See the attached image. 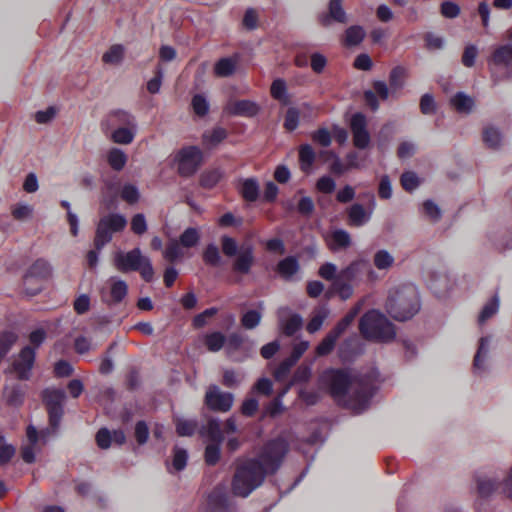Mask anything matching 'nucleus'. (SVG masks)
<instances>
[{"label":"nucleus","instance_id":"f257e3e1","mask_svg":"<svg viewBox=\"0 0 512 512\" xmlns=\"http://www.w3.org/2000/svg\"><path fill=\"white\" fill-rule=\"evenodd\" d=\"M319 386L325 389L335 400L344 399L352 389L348 398V406L357 409H365L374 395V386L366 377H353L348 369L327 368L318 378Z\"/></svg>","mask_w":512,"mask_h":512},{"label":"nucleus","instance_id":"f03ea898","mask_svg":"<svg viewBox=\"0 0 512 512\" xmlns=\"http://www.w3.org/2000/svg\"><path fill=\"white\" fill-rule=\"evenodd\" d=\"M267 476L259 459L251 457L238 460L231 482L232 492L235 496L246 498L263 484Z\"/></svg>","mask_w":512,"mask_h":512},{"label":"nucleus","instance_id":"7ed1b4c3","mask_svg":"<svg viewBox=\"0 0 512 512\" xmlns=\"http://www.w3.org/2000/svg\"><path fill=\"white\" fill-rule=\"evenodd\" d=\"M267 476L259 459L251 457L238 460L231 482L232 492L235 496L246 498L263 484Z\"/></svg>","mask_w":512,"mask_h":512},{"label":"nucleus","instance_id":"20e7f679","mask_svg":"<svg viewBox=\"0 0 512 512\" xmlns=\"http://www.w3.org/2000/svg\"><path fill=\"white\" fill-rule=\"evenodd\" d=\"M385 308L387 313L397 321L411 319L420 309V299L416 287L408 284L391 289Z\"/></svg>","mask_w":512,"mask_h":512},{"label":"nucleus","instance_id":"39448f33","mask_svg":"<svg viewBox=\"0 0 512 512\" xmlns=\"http://www.w3.org/2000/svg\"><path fill=\"white\" fill-rule=\"evenodd\" d=\"M359 331L366 340L381 343L390 342L396 336L393 323L376 310H369L363 314L359 321Z\"/></svg>","mask_w":512,"mask_h":512},{"label":"nucleus","instance_id":"423d86ee","mask_svg":"<svg viewBox=\"0 0 512 512\" xmlns=\"http://www.w3.org/2000/svg\"><path fill=\"white\" fill-rule=\"evenodd\" d=\"M289 450V442L278 436L266 441L255 458L259 459L260 465L268 475H274L281 468Z\"/></svg>","mask_w":512,"mask_h":512},{"label":"nucleus","instance_id":"0eeeda50","mask_svg":"<svg viewBox=\"0 0 512 512\" xmlns=\"http://www.w3.org/2000/svg\"><path fill=\"white\" fill-rule=\"evenodd\" d=\"M114 264L122 272L137 271L141 278L150 283L154 279V268L150 259L143 256L139 248H134L126 253L119 252L115 255Z\"/></svg>","mask_w":512,"mask_h":512},{"label":"nucleus","instance_id":"6e6552de","mask_svg":"<svg viewBox=\"0 0 512 512\" xmlns=\"http://www.w3.org/2000/svg\"><path fill=\"white\" fill-rule=\"evenodd\" d=\"M220 241L221 249L225 256H236L232 263V271L236 274L248 275L251 272L255 261L253 247H242V249L238 251L237 241L233 237L227 235L222 236Z\"/></svg>","mask_w":512,"mask_h":512},{"label":"nucleus","instance_id":"1a4fd4ad","mask_svg":"<svg viewBox=\"0 0 512 512\" xmlns=\"http://www.w3.org/2000/svg\"><path fill=\"white\" fill-rule=\"evenodd\" d=\"M127 226V219L119 213H109L97 223L93 240L94 247L101 251L111 240L114 233L122 232Z\"/></svg>","mask_w":512,"mask_h":512},{"label":"nucleus","instance_id":"9d476101","mask_svg":"<svg viewBox=\"0 0 512 512\" xmlns=\"http://www.w3.org/2000/svg\"><path fill=\"white\" fill-rule=\"evenodd\" d=\"M41 398L48 414L49 426L52 432H56L64 415L65 391L60 388H46L42 391Z\"/></svg>","mask_w":512,"mask_h":512},{"label":"nucleus","instance_id":"9b49d317","mask_svg":"<svg viewBox=\"0 0 512 512\" xmlns=\"http://www.w3.org/2000/svg\"><path fill=\"white\" fill-rule=\"evenodd\" d=\"M203 160V152L195 145L184 146L175 155L177 171L182 177L193 176L202 165Z\"/></svg>","mask_w":512,"mask_h":512},{"label":"nucleus","instance_id":"f8f14e48","mask_svg":"<svg viewBox=\"0 0 512 512\" xmlns=\"http://www.w3.org/2000/svg\"><path fill=\"white\" fill-rule=\"evenodd\" d=\"M51 276V266L48 261L39 258L27 270L23 277L25 292L35 296L42 291V281Z\"/></svg>","mask_w":512,"mask_h":512},{"label":"nucleus","instance_id":"ddd939ff","mask_svg":"<svg viewBox=\"0 0 512 512\" xmlns=\"http://www.w3.org/2000/svg\"><path fill=\"white\" fill-rule=\"evenodd\" d=\"M234 403V395L231 392H224L217 385H210L205 393L204 404L214 412H229Z\"/></svg>","mask_w":512,"mask_h":512},{"label":"nucleus","instance_id":"4468645a","mask_svg":"<svg viewBox=\"0 0 512 512\" xmlns=\"http://www.w3.org/2000/svg\"><path fill=\"white\" fill-rule=\"evenodd\" d=\"M349 126L352 132L353 145L361 150L366 149L371 141L366 116L361 112L354 113L351 116Z\"/></svg>","mask_w":512,"mask_h":512},{"label":"nucleus","instance_id":"2eb2a0df","mask_svg":"<svg viewBox=\"0 0 512 512\" xmlns=\"http://www.w3.org/2000/svg\"><path fill=\"white\" fill-rule=\"evenodd\" d=\"M36 351L31 346H25L21 349L13 364V370L17 373L20 380H28L30 371L34 365Z\"/></svg>","mask_w":512,"mask_h":512},{"label":"nucleus","instance_id":"dca6fc26","mask_svg":"<svg viewBox=\"0 0 512 512\" xmlns=\"http://www.w3.org/2000/svg\"><path fill=\"white\" fill-rule=\"evenodd\" d=\"M50 434V430L44 429L40 432L33 425H29L26 429L27 439L29 444L21 448V457L26 463H33L35 461L34 446L37 444L39 439L45 440Z\"/></svg>","mask_w":512,"mask_h":512},{"label":"nucleus","instance_id":"f3484780","mask_svg":"<svg viewBox=\"0 0 512 512\" xmlns=\"http://www.w3.org/2000/svg\"><path fill=\"white\" fill-rule=\"evenodd\" d=\"M110 289L108 294L104 291L101 293L102 301L108 306H114L121 303L128 294V285L124 280L111 278Z\"/></svg>","mask_w":512,"mask_h":512},{"label":"nucleus","instance_id":"a211bd4d","mask_svg":"<svg viewBox=\"0 0 512 512\" xmlns=\"http://www.w3.org/2000/svg\"><path fill=\"white\" fill-rule=\"evenodd\" d=\"M508 40L512 41V29L507 31ZM488 64L509 67L512 65V43L498 46L488 59Z\"/></svg>","mask_w":512,"mask_h":512},{"label":"nucleus","instance_id":"6ab92c4d","mask_svg":"<svg viewBox=\"0 0 512 512\" xmlns=\"http://www.w3.org/2000/svg\"><path fill=\"white\" fill-rule=\"evenodd\" d=\"M331 21L343 24L347 22V15L342 7V0H330L328 13L320 17V22L324 26L329 25Z\"/></svg>","mask_w":512,"mask_h":512},{"label":"nucleus","instance_id":"aec40b11","mask_svg":"<svg viewBox=\"0 0 512 512\" xmlns=\"http://www.w3.org/2000/svg\"><path fill=\"white\" fill-rule=\"evenodd\" d=\"M326 243L332 252L347 249L352 243L351 235L344 229H335L326 238Z\"/></svg>","mask_w":512,"mask_h":512},{"label":"nucleus","instance_id":"412c9836","mask_svg":"<svg viewBox=\"0 0 512 512\" xmlns=\"http://www.w3.org/2000/svg\"><path fill=\"white\" fill-rule=\"evenodd\" d=\"M227 110L231 115L254 117L259 112V106L250 100H237L229 104Z\"/></svg>","mask_w":512,"mask_h":512},{"label":"nucleus","instance_id":"4be33fe9","mask_svg":"<svg viewBox=\"0 0 512 512\" xmlns=\"http://www.w3.org/2000/svg\"><path fill=\"white\" fill-rule=\"evenodd\" d=\"M300 270L298 259L295 256H287L276 265V272L285 281L292 280L293 276Z\"/></svg>","mask_w":512,"mask_h":512},{"label":"nucleus","instance_id":"5701e85b","mask_svg":"<svg viewBox=\"0 0 512 512\" xmlns=\"http://www.w3.org/2000/svg\"><path fill=\"white\" fill-rule=\"evenodd\" d=\"M200 435L207 437L212 443H223L224 441L220 421L217 418H209L207 423L201 427Z\"/></svg>","mask_w":512,"mask_h":512},{"label":"nucleus","instance_id":"b1692460","mask_svg":"<svg viewBox=\"0 0 512 512\" xmlns=\"http://www.w3.org/2000/svg\"><path fill=\"white\" fill-rule=\"evenodd\" d=\"M239 194L246 202H255L260 195V187L256 178H246L241 180V185L238 189Z\"/></svg>","mask_w":512,"mask_h":512},{"label":"nucleus","instance_id":"393cba45","mask_svg":"<svg viewBox=\"0 0 512 512\" xmlns=\"http://www.w3.org/2000/svg\"><path fill=\"white\" fill-rule=\"evenodd\" d=\"M227 137L228 131L221 126H216L202 134V144L204 147L212 149L222 143Z\"/></svg>","mask_w":512,"mask_h":512},{"label":"nucleus","instance_id":"a878e982","mask_svg":"<svg viewBox=\"0 0 512 512\" xmlns=\"http://www.w3.org/2000/svg\"><path fill=\"white\" fill-rule=\"evenodd\" d=\"M270 95L283 106L291 103V96L288 93L286 81L282 78L273 80L270 86Z\"/></svg>","mask_w":512,"mask_h":512},{"label":"nucleus","instance_id":"bb28decb","mask_svg":"<svg viewBox=\"0 0 512 512\" xmlns=\"http://www.w3.org/2000/svg\"><path fill=\"white\" fill-rule=\"evenodd\" d=\"M108 123L112 126L136 128L135 117L128 111L116 109L108 114Z\"/></svg>","mask_w":512,"mask_h":512},{"label":"nucleus","instance_id":"cd10ccee","mask_svg":"<svg viewBox=\"0 0 512 512\" xmlns=\"http://www.w3.org/2000/svg\"><path fill=\"white\" fill-rule=\"evenodd\" d=\"M298 155L301 171L307 174L310 173L316 160L314 149L309 144H302L299 146Z\"/></svg>","mask_w":512,"mask_h":512},{"label":"nucleus","instance_id":"c85d7f7f","mask_svg":"<svg viewBox=\"0 0 512 512\" xmlns=\"http://www.w3.org/2000/svg\"><path fill=\"white\" fill-rule=\"evenodd\" d=\"M450 105L460 114H469L475 103L473 98L464 92H457L450 98Z\"/></svg>","mask_w":512,"mask_h":512},{"label":"nucleus","instance_id":"c756f323","mask_svg":"<svg viewBox=\"0 0 512 512\" xmlns=\"http://www.w3.org/2000/svg\"><path fill=\"white\" fill-rule=\"evenodd\" d=\"M366 263L362 260H354L347 267L338 272L337 280L346 281L351 283L355 281L361 274L362 269Z\"/></svg>","mask_w":512,"mask_h":512},{"label":"nucleus","instance_id":"7c9ffc66","mask_svg":"<svg viewBox=\"0 0 512 512\" xmlns=\"http://www.w3.org/2000/svg\"><path fill=\"white\" fill-rule=\"evenodd\" d=\"M428 287L437 297H442L450 290L451 284L447 275L432 274Z\"/></svg>","mask_w":512,"mask_h":512},{"label":"nucleus","instance_id":"2f4dec72","mask_svg":"<svg viewBox=\"0 0 512 512\" xmlns=\"http://www.w3.org/2000/svg\"><path fill=\"white\" fill-rule=\"evenodd\" d=\"M347 215L349 225L354 227H360L370 219V215L367 214L363 205L359 203L351 205L347 211Z\"/></svg>","mask_w":512,"mask_h":512},{"label":"nucleus","instance_id":"473e14b6","mask_svg":"<svg viewBox=\"0 0 512 512\" xmlns=\"http://www.w3.org/2000/svg\"><path fill=\"white\" fill-rule=\"evenodd\" d=\"M303 326L302 317L294 313L286 320H279V327L283 335L292 337L299 331Z\"/></svg>","mask_w":512,"mask_h":512},{"label":"nucleus","instance_id":"72a5a7b5","mask_svg":"<svg viewBox=\"0 0 512 512\" xmlns=\"http://www.w3.org/2000/svg\"><path fill=\"white\" fill-rule=\"evenodd\" d=\"M489 342V337H482L479 340V346L473 360V369L475 373H481L485 371L484 361L488 355Z\"/></svg>","mask_w":512,"mask_h":512},{"label":"nucleus","instance_id":"f704fd0d","mask_svg":"<svg viewBox=\"0 0 512 512\" xmlns=\"http://www.w3.org/2000/svg\"><path fill=\"white\" fill-rule=\"evenodd\" d=\"M311 375H312V370H311L310 366L300 365L294 371L291 380L288 382L286 387L283 389L282 395H285L292 386H294L296 384L308 382L311 378Z\"/></svg>","mask_w":512,"mask_h":512},{"label":"nucleus","instance_id":"c9c22d12","mask_svg":"<svg viewBox=\"0 0 512 512\" xmlns=\"http://www.w3.org/2000/svg\"><path fill=\"white\" fill-rule=\"evenodd\" d=\"M357 314V308L351 309L341 320L336 323V325L329 332L337 339H339L341 335L344 334L349 326L353 323Z\"/></svg>","mask_w":512,"mask_h":512},{"label":"nucleus","instance_id":"e433bc0d","mask_svg":"<svg viewBox=\"0 0 512 512\" xmlns=\"http://www.w3.org/2000/svg\"><path fill=\"white\" fill-rule=\"evenodd\" d=\"M223 177V172L219 168L206 170L200 175V186L205 189L214 188Z\"/></svg>","mask_w":512,"mask_h":512},{"label":"nucleus","instance_id":"4c0bfd02","mask_svg":"<svg viewBox=\"0 0 512 512\" xmlns=\"http://www.w3.org/2000/svg\"><path fill=\"white\" fill-rule=\"evenodd\" d=\"M107 162L114 171H121L127 163V155L119 148L108 151Z\"/></svg>","mask_w":512,"mask_h":512},{"label":"nucleus","instance_id":"58836bf2","mask_svg":"<svg viewBox=\"0 0 512 512\" xmlns=\"http://www.w3.org/2000/svg\"><path fill=\"white\" fill-rule=\"evenodd\" d=\"M125 49L121 44L112 45L102 56L105 64L118 65L124 59Z\"/></svg>","mask_w":512,"mask_h":512},{"label":"nucleus","instance_id":"ea45409f","mask_svg":"<svg viewBox=\"0 0 512 512\" xmlns=\"http://www.w3.org/2000/svg\"><path fill=\"white\" fill-rule=\"evenodd\" d=\"M406 77L407 70L403 66H396L390 71L389 85L392 92L403 88Z\"/></svg>","mask_w":512,"mask_h":512},{"label":"nucleus","instance_id":"a19ab883","mask_svg":"<svg viewBox=\"0 0 512 512\" xmlns=\"http://www.w3.org/2000/svg\"><path fill=\"white\" fill-rule=\"evenodd\" d=\"M4 397L10 406L18 407L24 402V391L19 385L4 388Z\"/></svg>","mask_w":512,"mask_h":512},{"label":"nucleus","instance_id":"79ce46f5","mask_svg":"<svg viewBox=\"0 0 512 512\" xmlns=\"http://www.w3.org/2000/svg\"><path fill=\"white\" fill-rule=\"evenodd\" d=\"M225 343L226 337L219 331L208 333L204 337V344L210 352L220 351Z\"/></svg>","mask_w":512,"mask_h":512},{"label":"nucleus","instance_id":"37998d69","mask_svg":"<svg viewBox=\"0 0 512 512\" xmlns=\"http://www.w3.org/2000/svg\"><path fill=\"white\" fill-rule=\"evenodd\" d=\"M176 433L180 437H191L195 434L198 423L192 419H177L175 421Z\"/></svg>","mask_w":512,"mask_h":512},{"label":"nucleus","instance_id":"c03bdc74","mask_svg":"<svg viewBox=\"0 0 512 512\" xmlns=\"http://www.w3.org/2000/svg\"><path fill=\"white\" fill-rule=\"evenodd\" d=\"M499 296L495 294L482 308L478 322L479 324L485 323L488 319L494 316L499 310Z\"/></svg>","mask_w":512,"mask_h":512},{"label":"nucleus","instance_id":"a18cd8bd","mask_svg":"<svg viewBox=\"0 0 512 512\" xmlns=\"http://www.w3.org/2000/svg\"><path fill=\"white\" fill-rule=\"evenodd\" d=\"M365 37V31L361 26H350L345 31L344 43L346 46H356L360 44Z\"/></svg>","mask_w":512,"mask_h":512},{"label":"nucleus","instance_id":"49530a36","mask_svg":"<svg viewBox=\"0 0 512 512\" xmlns=\"http://www.w3.org/2000/svg\"><path fill=\"white\" fill-rule=\"evenodd\" d=\"M338 339L330 332L322 339V341L316 346L315 354L318 357H324L331 354L336 346Z\"/></svg>","mask_w":512,"mask_h":512},{"label":"nucleus","instance_id":"de8ad7c7","mask_svg":"<svg viewBox=\"0 0 512 512\" xmlns=\"http://www.w3.org/2000/svg\"><path fill=\"white\" fill-rule=\"evenodd\" d=\"M502 141L501 132L495 127H486L483 130V142L486 146L491 149H497L500 147Z\"/></svg>","mask_w":512,"mask_h":512},{"label":"nucleus","instance_id":"09e8293b","mask_svg":"<svg viewBox=\"0 0 512 512\" xmlns=\"http://www.w3.org/2000/svg\"><path fill=\"white\" fill-rule=\"evenodd\" d=\"M202 258L204 263L211 267H218L221 264L220 251L213 243H210L205 247Z\"/></svg>","mask_w":512,"mask_h":512},{"label":"nucleus","instance_id":"8fccbe9b","mask_svg":"<svg viewBox=\"0 0 512 512\" xmlns=\"http://www.w3.org/2000/svg\"><path fill=\"white\" fill-rule=\"evenodd\" d=\"M135 137V128L118 127L112 132L111 138L113 142L118 144H130Z\"/></svg>","mask_w":512,"mask_h":512},{"label":"nucleus","instance_id":"3c124183","mask_svg":"<svg viewBox=\"0 0 512 512\" xmlns=\"http://www.w3.org/2000/svg\"><path fill=\"white\" fill-rule=\"evenodd\" d=\"M236 63L231 58H221L214 66V73L219 77H228L235 71Z\"/></svg>","mask_w":512,"mask_h":512},{"label":"nucleus","instance_id":"603ef678","mask_svg":"<svg viewBox=\"0 0 512 512\" xmlns=\"http://www.w3.org/2000/svg\"><path fill=\"white\" fill-rule=\"evenodd\" d=\"M17 338L16 333L12 331H4L0 333V362L15 344Z\"/></svg>","mask_w":512,"mask_h":512},{"label":"nucleus","instance_id":"864d4df0","mask_svg":"<svg viewBox=\"0 0 512 512\" xmlns=\"http://www.w3.org/2000/svg\"><path fill=\"white\" fill-rule=\"evenodd\" d=\"M200 234L196 228L189 227L179 237V243L185 248H192L198 244Z\"/></svg>","mask_w":512,"mask_h":512},{"label":"nucleus","instance_id":"5fc2aeb1","mask_svg":"<svg viewBox=\"0 0 512 512\" xmlns=\"http://www.w3.org/2000/svg\"><path fill=\"white\" fill-rule=\"evenodd\" d=\"M180 246H181V244L177 240H174V239L170 240L167 243L166 248L163 252L164 258L168 262H171V263H174L177 260H179L180 258H182L183 251Z\"/></svg>","mask_w":512,"mask_h":512},{"label":"nucleus","instance_id":"6e6d98bb","mask_svg":"<svg viewBox=\"0 0 512 512\" xmlns=\"http://www.w3.org/2000/svg\"><path fill=\"white\" fill-rule=\"evenodd\" d=\"M221 445L222 443H209L205 447L204 459L207 465H216L221 457Z\"/></svg>","mask_w":512,"mask_h":512},{"label":"nucleus","instance_id":"4d7b16f0","mask_svg":"<svg viewBox=\"0 0 512 512\" xmlns=\"http://www.w3.org/2000/svg\"><path fill=\"white\" fill-rule=\"evenodd\" d=\"M328 313H329L328 310L325 308L317 310L314 313V315L312 316V318L310 319V321L308 322V324L306 326V330L310 334H313V333L319 331L321 329L325 319L328 317Z\"/></svg>","mask_w":512,"mask_h":512},{"label":"nucleus","instance_id":"13d9d810","mask_svg":"<svg viewBox=\"0 0 512 512\" xmlns=\"http://www.w3.org/2000/svg\"><path fill=\"white\" fill-rule=\"evenodd\" d=\"M193 112L198 117H205L209 112V102L202 94H196L193 96L191 101Z\"/></svg>","mask_w":512,"mask_h":512},{"label":"nucleus","instance_id":"bf43d9fd","mask_svg":"<svg viewBox=\"0 0 512 512\" xmlns=\"http://www.w3.org/2000/svg\"><path fill=\"white\" fill-rule=\"evenodd\" d=\"M300 120V112L295 107H290L287 109L283 126L285 130L288 132H292L297 129Z\"/></svg>","mask_w":512,"mask_h":512},{"label":"nucleus","instance_id":"052dcab7","mask_svg":"<svg viewBox=\"0 0 512 512\" xmlns=\"http://www.w3.org/2000/svg\"><path fill=\"white\" fill-rule=\"evenodd\" d=\"M331 288L344 301L351 298L354 291L351 283L337 279L332 283Z\"/></svg>","mask_w":512,"mask_h":512},{"label":"nucleus","instance_id":"680f3d73","mask_svg":"<svg viewBox=\"0 0 512 512\" xmlns=\"http://www.w3.org/2000/svg\"><path fill=\"white\" fill-rule=\"evenodd\" d=\"M262 314L257 310H249L241 317V325L245 329H254L261 322Z\"/></svg>","mask_w":512,"mask_h":512},{"label":"nucleus","instance_id":"e2e57ef3","mask_svg":"<svg viewBox=\"0 0 512 512\" xmlns=\"http://www.w3.org/2000/svg\"><path fill=\"white\" fill-rule=\"evenodd\" d=\"M210 506L217 509H225L228 506V496L221 490L215 489L208 496Z\"/></svg>","mask_w":512,"mask_h":512},{"label":"nucleus","instance_id":"0e129e2a","mask_svg":"<svg viewBox=\"0 0 512 512\" xmlns=\"http://www.w3.org/2000/svg\"><path fill=\"white\" fill-rule=\"evenodd\" d=\"M311 139L314 143L322 147H328L332 143L331 133L327 128H319L311 133Z\"/></svg>","mask_w":512,"mask_h":512},{"label":"nucleus","instance_id":"69168bd1","mask_svg":"<svg viewBox=\"0 0 512 512\" xmlns=\"http://www.w3.org/2000/svg\"><path fill=\"white\" fill-rule=\"evenodd\" d=\"M393 262L394 258L386 250H379L374 255V265L379 270L388 269L389 267L392 266Z\"/></svg>","mask_w":512,"mask_h":512},{"label":"nucleus","instance_id":"338daca9","mask_svg":"<svg viewBox=\"0 0 512 512\" xmlns=\"http://www.w3.org/2000/svg\"><path fill=\"white\" fill-rule=\"evenodd\" d=\"M120 196L128 204H135L140 198L139 190L133 184H125L121 189Z\"/></svg>","mask_w":512,"mask_h":512},{"label":"nucleus","instance_id":"774afa93","mask_svg":"<svg viewBox=\"0 0 512 512\" xmlns=\"http://www.w3.org/2000/svg\"><path fill=\"white\" fill-rule=\"evenodd\" d=\"M440 12L443 17L454 19L460 15L461 9L460 6L453 1H444L440 5Z\"/></svg>","mask_w":512,"mask_h":512}]
</instances>
